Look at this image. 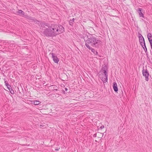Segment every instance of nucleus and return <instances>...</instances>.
Returning <instances> with one entry per match:
<instances>
[{"mask_svg": "<svg viewBox=\"0 0 152 152\" xmlns=\"http://www.w3.org/2000/svg\"><path fill=\"white\" fill-rule=\"evenodd\" d=\"M113 88L115 92H117L118 89L117 86V84L115 82H114L113 85Z\"/></svg>", "mask_w": 152, "mask_h": 152, "instance_id": "obj_10", "label": "nucleus"}, {"mask_svg": "<svg viewBox=\"0 0 152 152\" xmlns=\"http://www.w3.org/2000/svg\"><path fill=\"white\" fill-rule=\"evenodd\" d=\"M99 57H101V56H99Z\"/></svg>", "mask_w": 152, "mask_h": 152, "instance_id": "obj_37", "label": "nucleus"}, {"mask_svg": "<svg viewBox=\"0 0 152 152\" xmlns=\"http://www.w3.org/2000/svg\"><path fill=\"white\" fill-rule=\"evenodd\" d=\"M75 20V19L74 18H73L72 20H70L69 21V24L70 26H72L73 24V22H74Z\"/></svg>", "mask_w": 152, "mask_h": 152, "instance_id": "obj_16", "label": "nucleus"}, {"mask_svg": "<svg viewBox=\"0 0 152 152\" xmlns=\"http://www.w3.org/2000/svg\"><path fill=\"white\" fill-rule=\"evenodd\" d=\"M17 14L19 15L22 16L24 18V16L26 15L25 14V13L21 10H18L17 12H16Z\"/></svg>", "mask_w": 152, "mask_h": 152, "instance_id": "obj_7", "label": "nucleus"}, {"mask_svg": "<svg viewBox=\"0 0 152 152\" xmlns=\"http://www.w3.org/2000/svg\"><path fill=\"white\" fill-rule=\"evenodd\" d=\"M7 88L9 91H10L11 89H12V87L11 86H10V85L9 86L7 87Z\"/></svg>", "mask_w": 152, "mask_h": 152, "instance_id": "obj_25", "label": "nucleus"}, {"mask_svg": "<svg viewBox=\"0 0 152 152\" xmlns=\"http://www.w3.org/2000/svg\"><path fill=\"white\" fill-rule=\"evenodd\" d=\"M147 37L148 39L149 38H152V35L150 33H148L147 34Z\"/></svg>", "mask_w": 152, "mask_h": 152, "instance_id": "obj_21", "label": "nucleus"}, {"mask_svg": "<svg viewBox=\"0 0 152 152\" xmlns=\"http://www.w3.org/2000/svg\"><path fill=\"white\" fill-rule=\"evenodd\" d=\"M52 58L54 62L56 63H58L59 61V60L58 58Z\"/></svg>", "mask_w": 152, "mask_h": 152, "instance_id": "obj_17", "label": "nucleus"}, {"mask_svg": "<svg viewBox=\"0 0 152 152\" xmlns=\"http://www.w3.org/2000/svg\"><path fill=\"white\" fill-rule=\"evenodd\" d=\"M143 48L144 50H145V53L147 51V49L146 47V45H145V44H144V45H143L142 46H141Z\"/></svg>", "mask_w": 152, "mask_h": 152, "instance_id": "obj_18", "label": "nucleus"}, {"mask_svg": "<svg viewBox=\"0 0 152 152\" xmlns=\"http://www.w3.org/2000/svg\"><path fill=\"white\" fill-rule=\"evenodd\" d=\"M143 48L144 50H145V53L147 51V49L146 47V45H145V44H144V45H143L142 46H141Z\"/></svg>", "mask_w": 152, "mask_h": 152, "instance_id": "obj_19", "label": "nucleus"}, {"mask_svg": "<svg viewBox=\"0 0 152 152\" xmlns=\"http://www.w3.org/2000/svg\"><path fill=\"white\" fill-rule=\"evenodd\" d=\"M50 88L52 90L54 91H58V90L57 89H56V88L57 87L55 85H52L50 86Z\"/></svg>", "mask_w": 152, "mask_h": 152, "instance_id": "obj_14", "label": "nucleus"}, {"mask_svg": "<svg viewBox=\"0 0 152 152\" xmlns=\"http://www.w3.org/2000/svg\"><path fill=\"white\" fill-rule=\"evenodd\" d=\"M8 82L7 81H6V80H5V81H4V83H5H5H8Z\"/></svg>", "mask_w": 152, "mask_h": 152, "instance_id": "obj_35", "label": "nucleus"}, {"mask_svg": "<svg viewBox=\"0 0 152 152\" xmlns=\"http://www.w3.org/2000/svg\"><path fill=\"white\" fill-rule=\"evenodd\" d=\"M105 75L104 74H102V75H101V77H100L101 80L104 83H105L107 82V80H106V76H104Z\"/></svg>", "mask_w": 152, "mask_h": 152, "instance_id": "obj_9", "label": "nucleus"}, {"mask_svg": "<svg viewBox=\"0 0 152 152\" xmlns=\"http://www.w3.org/2000/svg\"><path fill=\"white\" fill-rule=\"evenodd\" d=\"M96 135H97L95 133L93 135V136L94 137H96Z\"/></svg>", "mask_w": 152, "mask_h": 152, "instance_id": "obj_32", "label": "nucleus"}, {"mask_svg": "<svg viewBox=\"0 0 152 152\" xmlns=\"http://www.w3.org/2000/svg\"><path fill=\"white\" fill-rule=\"evenodd\" d=\"M95 55H96V56H99L98 54V53L97 52V51H95V52H94V53H93Z\"/></svg>", "mask_w": 152, "mask_h": 152, "instance_id": "obj_29", "label": "nucleus"}, {"mask_svg": "<svg viewBox=\"0 0 152 152\" xmlns=\"http://www.w3.org/2000/svg\"><path fill=\"white\" fill-rule=\"evenodd\" d=\"M64 31V27L61 25L58 26V32H59V34L63 32Z\"/></svg>", "mask_w": 152, "mask_h": 152, "instance_id": "obj_8", "label": "nucleus"}, {"mask_svg": "<svg viewBox=\"0 0 152 152\" xmlns=\"http://www.w3.org/2000/svg\"><path fill=\"white\" fill-rule=\"evenodd\" d=\"M86 35L87 39L86 41V44L88 43V45H90L93 47L96 48L102 45V42L99 38L96 37L93 34L88 33Z\"/></svg>", "mask_w": 152, "mask_h": 152, "instance_id": "obj_1", "label": "nucleus"}, {"mask_svg": "<svg viewBox=\"0 0 152 152\" xmlns=\"http://www.w3.org/2000/svg\"><path fill=\"white\" fill-rule=\"evenodd\" d=\"M142 73L143 76L145 77V80L148 81L149 80L148 76L149 75V74L147 69H144V66H143L142 70Z\"/></svg>", "mask_w": 152, "mask_h": 152, "instance_id": "obj_6", "label": "nucleus"}, {"mask_svg": "<svg viewBox=\"0 0 152 152\" xmlns=\"http://www.w3.org/2000/svg\"><path fill=\"white\" fill-rule=\"evenodd\" d=\"M51 54L52 55V57H57L56 56H54V54H53V53H50V54Z\"/></svg>", "mask_w": 152, "mask_h": 152, "instance_id": "obj_30", "label": "nucleus"}, {"mask_svg": "<svg viewBox=\"0 0 152 152\" xmlns=\"http://www.w3.org/2000/svg\"><path fill=\"white\" fill-rule=\"evenodd\" d=\"M64 90H65V91L64 90H63V93L64 94H65V91H67L68 90V89L67 88H64Z\"/></svg>", "mask_w": 152, "mask_h": 152, "instance_id": "obj_27", "label": "nucleus"}, {"mask_svg": "<svg viewBox=\"0 0 152 152\" xmlns=\"http://www.w3.org/2000/svg\"><path fill=\"white\" fill-rule=\"evenodd\" d=\"M138 37H139V39L143 37L142 34L139 33H138Z\"/></svg>", "mask_w": 152, "mask_h": 152, "instance_id": "obj_22", "label": "nucleus"}, {"mask_svg": "<svg viewBox=\"0 0 152 152\" xmlns=\"http://www.w3.org/2000/svg\"><path fill=\"white\" fill-rule=\"evenodd\" d=\"M59 149V148H56L55 149V150L56 151H58V150Z\"/></svg>", "mask_w": 152, "mask_h": 152, "instance_id": "obj_36", "label": "nucleus"}, {"mask_svg": "<svg viewBox=\"0 0 152 152\" xmlns=\"http://www.w3.org/2000/svg\"><path fill=\"white\" fill-rule=\"evenodd\" d=\"M40 126L43 127V126H44V125H43V124H40Z\"/></svg>", "mask_w": 152, "mask_h": 152, "instance_id": "obj_34", "label": "nucleus"}, {"mask_svg": "<svg viewBox=\"0 0 152 152\" xmlns=\"http://www.w3.org/2000/svg\"><path fill=\"white\" fill-rule=\"evenodd\" d=\"M142 9L141 8H139L138 9L137 12L139 14L140 17H144V14L142 12Z\"/></svg>", "mask_w": 152, "mask_h": 152, "instance_id": "obj_11", "label": "nucleus"}, {"mask_svg": "<svg viewBox=\"0 0 152 152\" xmlns=\"http://www.w3.org/2000/svg\"><path fill=\"white\" fill-rule=\"evenodd\" d=\"M5 85L7 87L9 86L10 85H9V83H8L5 84Z\"/></svg>", "mask_w": 152, "mask_h": 152, "instance_id": "obj_31", "label": "nucleus"}, {"mask_svg": "<svg viewBox=\"0 0 152 152\" xmlns=\"http://www.w3.org/2000/svg\"><path fill=\"white\" fill-rule=\"evenodd\" d=\"M32 102L33 104L37 105L41 103V102L37 100L33 101Z\"/></svg>", "mask_w": 152, "mask_h": 152, "instance_id": "obj_15", "label": "nucleus"}, {"mask_svg": "<svg viewBox=\"0 0 152 152\" xmlns=\"http://www.w3.org/2000/svg\"><path fill=\"white\" fill-rule=\"evenodd\" d=\"M143 48L144 50H145V53L147 51V49L146 47V45H145V44H144V45H143L142 46H141Z\"/></svg>", "mask_w": 152, "mask_h": 152, "instance_id": "obj_20", "label": "nucleus"}, {"mask_svg": "<svg viewBox=\"0 0 152 152\" xmlns=\"http://www.w3.org/2000/svg\"><path fill=\"white\" fill-rule=\"evenodd\" d=\"M107 68L105 64H104L102 66V68L101 70V71L103 72V73L105 75L104 76H106V79L107 80L108 79V73L107 72Z\"/></svg>", "mask_w": 152, "mask_h": 152, "instance_id": "obj_5", "label": "nucleus"}, {"mask_svg": "<svg viewBox=\"0 0 152 152\" xmlns=\"http://www.w3.org/2000/svg\"><path fill=\"white\" fill-rule=\"evenodd\" d=\"M148 60L151 63L152 62V58H151V59L150 58H148Z\"/></svg>", "mask_w": 152, "mask_h": 152, "instance_id": "obj_26", "label": "nucleus"}, {"mask_svg": "<svg viewBox=\"0 0 152 152\" xmlns=\"http://www.w3.org/2000/svg\"><path fill=\"white\" fill-rule=\"evenodd\" d=\"M10 91V92L11 93V94H14V91L13 90L11 89Z\"/></svg>", "mask_w": 152, "mask_h": 152, "instance_id": "obj_23", "label": "nucleus"}, {"mask_svg": "<svg viewBox=\"0 0 152 152\" xmlns=\"http://www.w3.org/2000/svg\"><path fill=\"white\" fill-rule=\"evenodd\" d=\"M139 42L141 46L145 44L144 39L143 37L139 39Z\"/></svg>", "mask_w": 152, "mask_h": 152, "instance_id": "obj_12", "label": "nucleus"}, {"mask_svg": "<svg viewBox=\"0 0 152 152\" xmlns=\"http://www.w3.org/2000/svg\"><path fill=\"white\" fill-rule=\"evenodd\" d=\"M24 16V18H26L27 19L31 20V21H33L36 23H38V24H39V23H40L39 21L38 20H37L35 18L32 17L31 16H29L27 15H26L25 16Z\"/></svg>", "mask_w": 152, "mask_h": 152, "instance_id": "obj_4", "label": "nucleus"}, {"mask_svg": "<svg viewBox=\"0 0 152 152\" xmlns=\"http://www.w3.org/2000/svg\"><path fill=\"white\" fill-rule=\"evenodd\" d=\"M88 43L85 44V45L86 47L90 50H91V52L93 53H94L95 52V50L93 48L91 47L89 45H88Z\"/></svg>", "mask_w": 152, "mask_h": 152, "instance_id": "obj_13", "label": "nucleus"}, {"mask_svg": "<svg viewBox=\"0 0 152 152\" xmlns=\"http://www.w3.org/2000/svg\"><path fill=\"white\" fill-rule=\"evenodd\" d=\"M148 40L150 42V43L151 44L152 43V38L151 39V38H149V39H148Z\"/></svg>", "mask_w": 152, "mask_h": 152, "instance_id": "obj_24", "label": "nucleus"}, {"mask_svg": "<svg viewBox=\"0 0 152 152\" xmlns=\"http://www.w3.org/2000/svg\"><path fill=\"white\" fill-rule=\"evenodd\" d=\"M47 23H44L42 22H40L39 25V26L42 28H45V26H47L48 28H45V29H44L43 33L46 37H53L54 36L53 31L52 30V28L51 26H48Z\"/></svg>", "mask_w": 152, "mask_h": 152, "instance_id": "obj_2", "label": "nucleus"}, {"mask_svg": "<svg viewBox=\"0 0 152 152\" xmlns=\"http://www.w3.org/2000/svg\"><path fill=\"white\" fill-rule=\"evenodd\" d=\"M23 146H29V145H27V144H23Z\"/></svg>", "mask_w": 152, "mask_h": 152, "instance_id": "obj_33", "label": "nucleus"}, {"mask_svg": "<svg viewBox=\"0 0 152 152\" xmlns=\"http://www.w3.org/2000/svg\"><path fill=\"white\" fill-rule=\"evenodd\" d=\"M104 128V125H102L99 128L100 129H102Z\"/></svg>", "mask_w": 152, "mask_h": 152, "instance_id": "obj_28", "label": "nucleus"}, {"mask_svg": "<svg viewBox=\"0 0 152 152\" xmlns=\"http://www.w3.org/2000/svg\"><path fill=\"white\" fill-rule=\"evenodd\" d=\"M50 26L54 36L59 34V32H58V26L56 25H52Z\"/></svg>", "mask_w": 152, "mask_h": 152, "instance_id": "obj_3", "label": "nucleus"}]
</instances>
